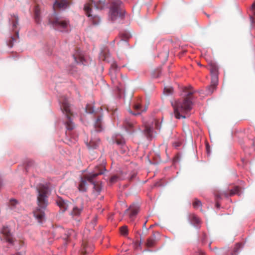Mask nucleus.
<instances>
[{
  "label": "nucleus",
  "instance_id": "nucleus-42",
  "mask_svg": "<svg viewBox=\"0 0 255 255\" xmlns=\"http://www.w3.org/2000/svg\"><path fill=\"white\" fill-rule=\"evenodd\" d=\"M155 126H156V128H159L158 126V124H157V123L156 121H155Z\"/></svg>",
  "mask_w": 255,
  "mask_h": 255
},
{
  "label": "nucleus",
  "instance_id": "nucleus-22",
  "mask_svg": "<svg viewBox=\"0 0 255 255\" xmlns=\"http://www.w3.org/2000/svg\"><path fill=\"white\" fill-rule=\"evenodd\" d=\"M102 117L99 116L95 122V127L97 131H100L102 130Z\"/></svg>",
  "mask_w": 255,
  "mask_h": 255
},
{
  "label": "nucleus",
  "instance_id": "nucleus-38",
  "mask_svg": "<svg viewBox=\"0 0 255 255\" xmlns=\"http://www.w3.org/2000/svg\"><path fill=\"white\" fill-rule=\"evenodd\" d=\"M15 40V38L14 37H11V40L9 41V42L8 43V45L11 47L13 46V41Z\"/></svg>",
  "mask_w": 255,
  "mask_h": 255
},
{
  "label": "nucleus",
  "instance_id": "nucleus-34",
  "mask_svg": "<svg viewBox=\"0 0 255 255\" xmlns=\"http://www.w3.org/2000/svg\"><path fill=\"white\" fill-rule=\"evenodd\" d=\"M193 207L195 208H198L201 206V202L198 199H195L193 203Z\"/></svg>",
  "mask_w": 255,
  "mask_h": 255
},
{
  "label": "nucleus",
  "instance_id": "nucleus-2",
  "mask_svg": "<svg viewBox=\"0 0 255 255\" xmlns=\"http://www.w3.org/2000/svg\"><path fill=\"white\" fill-rule=\"evenodd\" d=\"M38 191V207L33 211L34 217L39 222L44 219V211L48 205L47 193L48 188L43 185H40L37 189Z\"/></svg>",
  "mask_w": 255,
  "mask_h": 255
},
{
  "label": "nucleus",
  "instance_id": "nucleus-18",
  "mask_svg": "<svg viewBox=\"0 0 255 255\" xmlns=\"http://www.w3.org/2000/svg\"><path fill=\"white\" fill-rule=\"evenodd\" d=\"M70 207L72 208L70 215L73 217L79 216L83 209L82 206L78 207L77 206L74 205L73 204L72 206Z\"/></svg>",
  "mask_w": 255,
  "mask_h": 255
},
{
  "label": "nucleus",
  "instance_id": "nucleus-20",
  "mask_svg": "<svg viewBox=\"0 0 255 255\" xmlns=\"http://www.w3.org/2000/svg\"><path fill=\"white\" fill-rule=\"evenodd\" d=\"M8 206L11 210H13L15 212L18 211V207L19 206V204L17 201L14 199H11L9 201Z\"/></svg>",
  "mask_w": 255,
  "mask_h": 255
},
{
  "label": "nucleus",
  "instance_id": "nucleus-39",
  "mask_svg": "<svg viewBox=\"0 0 255 255\" xmlns=\"http://www.w3.org/2000/svg\"><path fill=\"white\" fill-rule=\"evenodd\" d=\"M238 249V245H237V247L235 249L234 253L232 254V255H236V252H237Z\"/></svg>",
  "mask_w": 255,
  "mask_h": 255
},
{
  "label": "nucleus",
  "instance_id": "nucleus-21",
  "mask_svg": "<svg viewBox=\"0 0 255 255\" xmlns=\"http://www.w3.org/2000/svg\"><path fill=\"white\" fill-rule=\"evenodd\" d=\"M213 79H211V85L208 86L207 88L206 94L210 95H211L215 90L216 89L217 86L218 84V81L216 83V84H213Z\"/></svg>",
  "mask_w": 255,
  "mask_h": 255
},
{
  "label": "nucleus",
  "instance_id": "nucleus-40",
  "mask_svg": "<svg viewBox=\"0 0 255 255\" xmlns=\"http://www.w3.org/2000/svg\"><path fill=\"white\" fill-rule=\"evenodd\" d=\"M252 7L253 9H255V3H253L252 5Z\"/></svg>",
  "mask_w": 255,
  "mask_h": 255
},
{
  "label": "nucleus",
  "instance_id": "nucleus-12",
  "mask_svg": "<svg viewBox=\"0 0 255 255\" xmlns=\"http://www.w3.org/2000/svg\"><path fill=\"white\" fill-rule=\"evenodd\" d=\"M56 203L62 212H65L72 206V203L59 197L56 199Z\"/></svg>",
  "mask_w": 255,
  "mask_h": 255
},
{
  "label": "nucleus",
  "instance_id": "nucleus-10",
  "mask_svg": "<svg viewBox=\"0 0 255 255\" xmlns=\"http://www.w3.org/2000/svg\"><path fill=\"white\" fill-rule=\"evenodd\" d=\"M242 194V191L241 188L239 186H235L233 189L229 190V193L225 192L223 193H219L218 192L215 193V196L216 199H220L221 196L224 195L226 197L228 196H234L235 195H238L240 196Z\"/></svg>",
  "mask_w": 255,
  "mask_h": 255
},
{
  "label": "nucleus",
  "instance_id": "nucleus-37",
  "mask_svg": "<svg viewBox=\"0 0 255 255\" xmlns=\"http://www.w3.org/2000/svg\"><path fill=\"white\" fill-rule=\"evenodd\" d=\"M118 178V176L116 175H114V176H112L110 178V182L111 183H115L117 181Z\"/></svg>",
  "mask_w": 255,
  "mask_h": 255
},
{
  "label": "nucleus",
  "instance_id": "nucleus-28",
  "mask_svg": "<svg viewBox=\"0 0 255 255\" xmlns=\"http://www.w3.org/2000/svg\"><path fill=\"white\" fill-rule=\"evenodd\" d=\"M12 27L13 29L16 27L17 25L18 24V18L16 15H13L12 17Z\"/></svg>",
  "mask_w": 255,
  "mask_h": 255
},
{
  "label": "nucleus",
  "instance_id": "nucleus-44",
  "mask_svg": "<svg viewBox=\"0 0 255 255\" xmlns=\"http://www.w3.org/2000/svg\"><path fill=\"white\" fill-rule=\"evenodd\" d=\"M216 206L217 207H219V204L218 202L216 203Z\"/></svg>",
  "mask_w": 255,
  "mask_h": 255
},
{
  "label": "nucleus",
  "instance_id": "nucleus-29",
  "mask_svg": "<svg viewBox=\"0 0 255 255\" xmlns=\"http://www.w3.org/2000/svg\"><path fill=\"white\" fill-rule=\"evenodd\" d=\"M155 241L154 239L149 238L147 240L146 245L147 247L151 248L155 245Z\"/></svg>",
  "mask_w": 255,
  "mask_h": 255
},
{
  "label": "nucleus",
  "instance_id": "nucleus-36",
  "mask_svg": "<svg viewBox=\"0 0 255 255\" xmlns=\"http://www.w3.org/2000/svg\"><path fill=\"white\" fill-rule=\"evenodd\" d=\"M86 111L87 113L90 114L93 113L94 112V109L91 107L90 105H87L86 108Z\"/></svg>",
  "mask_w": 255,
  "mask_h": 255
},
{
  "label": "nucleus",
  "instance_id": "nucleus-35",
  "mask_svg": "<svg viewBox=\"0 0 255 255\" xmlns=\"http://www.w3.org/2000/svg\"><path fill=\"white\" fill-rule=\"evenodd\" d=\"M92 184H94V188L97 192H100L101 191L102 187L100 185L96 184L94 181Z\"/></svg>",
  "mask_w": 255,
  "mask_h": 255
},
{
  "label": "nucleus",
  "instance_id": "nucleus-25",
  "mask_svg": "<svg viewBox=\"0 0 255 255\" xmlns=\"http://www.w3.org/2000/svg\"><path fill=\"white\" fill-rule=\"evenodd\" d=\"M99 142V140H96L95 141L91 140L89 143L87 144V146L89 148H96L98 146Z\"/></svg>",
  "mask_w": 255,
  "mask_h": 255
},
{
  "label": "nucleus",
  "instance_id": "nucleus-16",
  "mask_svg": "<svg viewBox=\"0 0 255 255\" xmlns=\"http://www.w3.org/2000/svg\"><path fill=\"white\" fill-rule=\"evenodd\" d=\"M64 232V235L62 236V238L65 241V244L72 238H76V233L73 230H68Z\"/></svg>",
  "mask_w": 255,
  "mask_h": 255
},
{
  "label": "nucleus",
  "instance_id": "nucleus-27",
  "mask_svg": "<svg viewBox=\"0 0 255 255\" xmlns=\"http://www.w3.org/2000/svg\"><path fill=\"white\" fill-rule=\"evenodd\" d=\"M88 248V243L87 242H83L82 244V249L81 250V255H86L87 253Z\"/></svg>",
  "mask_w": 255,
  "mask_h": 255
},
{
  "label": "nucleus",
  "instance_id": "nucleus-4",
  "mask_svg": "<svg viewBox=\"0 0 255 255\" xmlns=\"http://www.w3.org/2000/svg\"><path fill=\"white\" fill-rule=\"evenodd\" d=\"M49 22L55 29L60 31L67 30L69 26V20L60 16L55 12L49 16Z\"/></svg>",
  "mask_w": 255,
  "mask_h": 255
},
{
  "label": "nucleus",
  "instance_id": "nucleus-5",
  "mask_svg": "<svg viewBox=\"0 0 255 255\" xmlns=\"http://www.w3.org/2000/svg\"><path fill=\"white\" fill-rule=\"evenodd\" d=\"M105 1L106 0H90L89 2L87 3L84 5V10L86 14L88 17H92V22L94 25L98 24L100 19L99 17L96 16H92V15L91 14L92 10L91 7L93 6V5H94L96 9H102L105 6Z\"/></svg>",
  "mask_w": 255,
  "mask_h": 255
},
{
  "label": "nucleus",
  "instance_id": "nucleus-32",
  "mask_svg": "<svg viewBox=\"0 0 255 255\" xmlns=\"http://www.w3.org/2000/svg\"><path fill=\"white\" fill-rule=\"evenodd\" d=\"M113 141L119 145H123L125 144V141L123 138H116Z\"/></svg>",
  "mask_w": 255,
  "mask_h": 255
},
{
  "label": "nucleus",
  "instance_id": "nucleus-6",
  "mask_svg": "<svg viewBox=\"0 0 255 255\" xmlns=\"http://www.w3.org/2000/svg\"><path fill=\"white\" fill-rule=\"evenodd\" d=\"M105 169L103 167H97L96 168L95 173H92L89 175L84 176V178H81L79 183L78 184V188L80 192H85L87 189V181L91 183H93V180L99 175H101L104 173Z\"/></svg>",
  "mask_w": 255,
  "mask_h": 255
},
{
  "label": "nucleus",
  "instance_id": "nucleus-30",
  "mask_svg": "<svg viewBox=\"0 0 255 255\" xmlns=\"http://www.w3.org/2000/svg\"><path fill=\"white\" fill-rule=\"evenodd\" d=\"M120 232L123 236H126L128 234V227L127 226H124L120 228Z\"/></svg>",
  "mask_w": 255,
  "mask_h": 255
},
{
  "label": "nucleus",
  "instance_id": "nucleus-26",
  "mask_svg": "<svg viewBox=\"0 0 255 255\" xmlns=\"http://www.w3.org/2000/svg\"><path fill=\"white\" fill-rule=\"evenodd\" d=\"M144 133L148 138H150L152 136V129L149 126H145L144 129Z\"/></svg>",
  "mask_w": 255,
  "mask_h": 255
},
{
  "label": "nucleus",
  "instance_id": "nucleus-9",
  "mask_svg": "<svg viewBox=\"0 0 255 255\" xmlns=\"http://www.w3.org/2000/svg\"><path fill=\"white\" fill-rule=\"evenodd\" d=\"M1 236L0 237L1 241H4L8 243L10 245H13L15 241L10 233V230L7 226H3L1 231Z\"/></svg>",
  "mask_w": 255,
  "mask_h": 255
},
{
  "label": "nucleus",
  "instance_id": "nucleus-33",
  "mask_svg": "<svg viewBox=\"0 0 255 255\" xmlns=\"http://www.w3.org/2000/svg\"><path fill=\"white\" fill-rule=\"evenodd\" d=\"M173 90V89L172 87H165L163 92L165 95H168L172 94Z\"/></svg>",
  "mask_w": 255,
  "mask_h": 255
},
{
  "label": "nucleus",
  "instance_id": "nucleus-7",
  "mask_svg": "<svg viewBox=\"0 0 255 255\" xmlns=\"http://www.w3.org/2000/svg\"><path fill=\"white\" fill-rule=\"evenodd\" d=\"M117 65L116 63H113L111 65V69L110 70V74L111 75V80L118 90L120 93L123 91V87L124 85V79L126 77H123L122 74H120V77H118L116 73Z\"/></svg>",
  "mask_w": 255,
  "mask_h": 255
},
{
  "label": "nucleus",
  "instance_id": "nucleus-1",
  "mask_svg": "<svg viewBox=\"0 0 255 255\" xmlns=\"http://www.w3.org/2000/svg\"><path fill=\"white\" fill-rule=\"evenodd\" d=\"M185 92L188 94L183 100L171 103L174 109L175 117L178 119H185L186 116L184 115L189 113L192 109V96L194 92L192 90L188 91L187 88H185Z\"/></svg>",
  "mask_w": 255,
  "mask_h": 255
},
{
  "label": "nucleus",
  "instance_id": "nucleus-43",
  "mask_svg": "<svg viewBox=\"0 0 255 255\" xmlns=\"http://www.w3.org/2000/svg\"><path fill=\"white\" fill-rule=\"evenodd\" d=\"M146 223V222L144 223V224H143V228H145Z\"/></svg>",
  "mask_w": 255,
  "mask_h": 255
},
{
  "label": "nucleus",
  "instance_id": "nucleus-41",
  "mask_svg": "<svg viewBox=\"0 0 255 255\" xmlns=\"http://www.w3.org/2000/svg\"><path fill=\"white\" fill-rule=\"evenodd\" d=\"M15 33H16V37L17 38H18V31H15Z\"/></svg>",
  "mask_w": 255,
  "mask_h": 255
},
{
  "label": "nucleus",
  "instance_id": "nucleus-11",
  "mask_svg": "<svg viewBox=\"0 0 255 255\" xmlns=\"http://www.w3.org/2000/svg\"><path fill=\"white\" fill-rule=\"evenodd\" d=\"M131 37V35L127 32H125L121 34L119 38L120 41L118 44L121 48H128V40Z\"/></svg>",
  "mask_w": 255,
  "mask_h": 255
},
{
  "label": "nucleus",
  "instance_id": "nucleus-14",
  "mask_svg": "<svg viewBox=\"0 0 255 255\" xmlns=\"http://www.w3.org/2000/svg\"><path fill=\"white\" fill-rule=\"evenodd\" d=\"M69 5L68 0H55L53 4V8L54 10L59 9H65Z\"/></svg>",
  "mask_w": 255,
  "mask_h": 255
},
{
  "label": "nucleus",
  "instance_id": "nucleus-17",
  "mask_svg": "<svg viewBox=\"0 0 255 255\" xmlns=\"http://www.w3.org/2000/svg\"><path fill=\"white\" fill-rule=\"evenodd\" d=\"M133 109L135 111L134 113H133L130 110L129 112L133 115H139L142 112H145L147 110V107L142 108L139 103H136L133 105Z\"/></svg>",
  "mask_w": 255,
  "mask_h": 255
},
{
  "label": "nucleus",
  "instance_id": "nucleus-31",
  "mask_svg": "<svg viewBox=\"0 0 255 255\" xmlns=\"http://www.w3.org/2000/svg\"><path fill=\"white\" fill-rule=\"evenodd\" d=\"M73 57L75 59V61L77 63L82 62L84 59L83 57L81 55H76V54H74Z\"/></svg>",
  "mask_w": 255,
  "mask_h": 255
},
{
  "label": "nucleus",
  "instance_id": "nucleus-8",
  "mask_svg": "<svg viewBox=\"0 0 255 255\" xmlns=\"http://www.w3.org/2000/svg\"><path fill=\"white\" fill-rule=\"evenodd\" d=\"M122 4L120 0H114L112 2L110 10V18L112 21L115 20L118 16H123V12L120 11V7Z\"/></svg>",
  "mask_w": 255,
  "mask_h": 255
},
{
  "label": "nucleus",
  "instance_id": "nucleus-15",
  "mask_svg": "<svg viewBox=\"0 0 255 255\" xmlns=\"http://www.w3.org/2000/svg\"><path fill=\"white\" fill-rule=\"evenodd\" d=\"M210 70L212 76L211 79H213V84L215 85L218 81V68L215 64H211L210 65Z\"/></svg>",
  "mask_w": 255,
  "mask_h": 255
},
{
  "label": "nucleus",
  "instance_id": "nucleus-23",
  "mask_svg": "<svg viewBox=\"0 0 255 255\" xmlns=\"http://www.w3.org/2000/svg\"><path fill=\"white\" fill-rule=\"evenodd\" d=\"M190 222L194 226L198 228V225L200 223V219L195 215L190 216Z\"/></svg>",
  "mask_w": 255,
  "mask_h": 255
},
{
  "label": "nucleus",
  "instance_id": "nucleus-19",
  "mask_svg": "<svg viewBox=\"0 0 255 255\" xmlns=\"http://www.w3.org/2000/svg\"><path fill=\"white\" fill-rule=\"evenodd\" d=\"M135 123L130 119H126L124 121V126L127 131H131V129L134 127Z\"/></svg>",
  "mask_w": 255,
  "mask_h": 255
},
{
  "label": "nucleus",
  "instance_id": "nucleus-45",
  "mask_svg": "<svg viewBox=\"0 0 255 255\" xmlns=\"http://www.w3.org/2000/svg\"><path fill=\"white\" fill-rule=\"evenodd\" d=\"M14 255H20L19 254H16Z\"/></svg>",
  "mask_w": 255,
  "mask_h": 255
},
{
  "label": "nucleus",
  "instance_id": "nucleus-24",
  "mask_svg": "<svg viewBox=\"0 0 255 255\" xmlns=\"http://www.w3.org/2000/svg\"><path fill=\"white\" fill-rule=\"evenodd\" d=\"M34 18L36 23L40 21V8L38 5H36L34 8Z\"/></svg>",
  "mask_w": 255,
  "mask_h": 255
},
{
  "label": "nucleus",
  "instance_id": "nucleus-3",
  "mask_svg": "<svg viewBox=\"0 0 255 255\" xmlns=\"http://www.w3.org/2000/svg\"><path fill=\"white\" fill-rule=\"evenodd\" d=\"M59 102L61 103V109L67 118L65 123L66 128L68 130H72L74 128V125L72 122L73 115L68 101L66 97L63 96L60 99Z\"/></svg>",
  "mask_w": 255,
  "mask_h": 255
},
{
  "label": "nucleus",
  "instance_id": "nucleus-13",
  "mask_svg": "<svg viewBox=\"0 0 255 255\" xmlns=\"http://www.w3.org/2000/svg\"><path fill=\"white\" fill-rule=\"evenodd\" d=\"M139 209V207L137 204H133L131 205L129 208L127 209L125 212V215L128 216L131 220H133L135 216L138 213Z\"/></svg>",
  "mask_w": 255,
  "mask_h": 255
}]
</instances>
